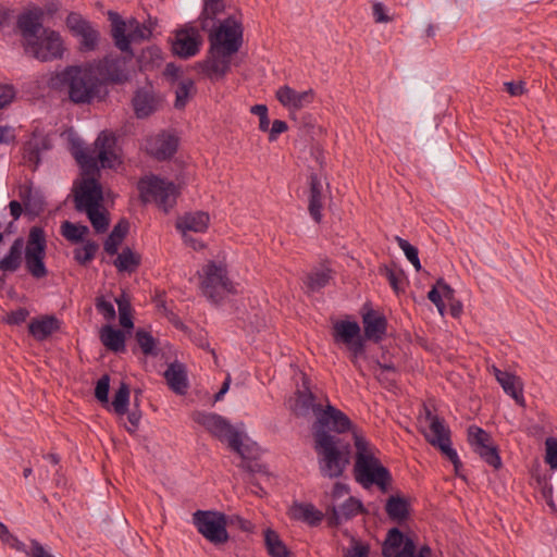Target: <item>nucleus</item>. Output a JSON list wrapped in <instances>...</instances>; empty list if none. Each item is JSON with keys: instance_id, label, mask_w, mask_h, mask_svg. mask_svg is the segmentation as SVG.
<instances>
[{"instance_id": "1", "label": "nucleus", "mask_w": 557, "mask_h": 557, "mask_svg": "<svg viewBox=\"0 0 557 557\" xmlns=\"http://www.w3.org/2000/svg\"><path fill=\"white\" fill-rule=\"evenodd\" d=\"M209 44L208 53L199 63V69L210 81H221L231 71L233 57L242 48V24L232 16L223 20L218 28L209 34Z\"/></svg>"}, {"instance_id": "2", "label": "nucleus", "mask_w": 557, "mask_h": 557, "mask_svg": "<svg viewBox=\"0 0 557 557\" xmlns=\"http://www.w3.org/2000/svg\"><path fill=\"white\" fill-rule=\"evenodd\" d=\"M193 420L203 426L212 436L221 442H226L231 450L238 454L242 459V467L250 472H257L261 466L252 465L251 459L257 454L256 444H245L243 441L244 434L236 430L224 417L205 411H196L193 414Z\"/></svg>"}, {"instance_id": "3", "label": "nucleus", "mask_w": 557, "mask_h": 557, "mask_svg": "<svg viewBox=\"0 0 557 557\" xmlns=\"http://www.w3.org/2000/svg\"><path fill=\"white\" fill-rule=\"evenodd\" d=\"M356 447V461L354 474L357 482L363 487L376 485L381 491L386 492L392 480L387 468L381 465L374 456V447L362 436L354 434Z\"/></svg>"}, {"instance_id": "4", "label": "nucleus", "mask_w": 557, "mask_h": 557, "mask_svg": "<svg viewBox=\"0 0 557 557\" xmlns=\"http://www.w3.org/2000/svg\"><path fill=\"white\" fill-rule=\"evenodd\" d=\"M314 450L318 455L319 470L324 478H339L350 458V445L338 435L314 434Z\"/></svg>"}, {"instance_id": "5", "label": "nucleus", "mask_w": 557, "mask_h": 557, "mask_svg": "<svg viewBox=\"0 0 557 557\" xmlns=\"http://www.w3.org/2000/svg\"><path fill=\"white\" fill-rule=\"evenodd\" d=\"M73 156L86 175L94 174L101 168L112 169L120 163L116 153V137L109 132H101L94 147H77Z\"/></svg>"}, {"instance_id": "6", "label": "nucleus", "mask_w": 557, "mask_h": 557, "mask_svg": "<svg viewBox=\"0 0 557 557\" xmlns=\"http://www.w3.org/2000/svg\"><path fill=\"white\" fill-rule=\"evenodd\" d=\"M66 88L69 99L75 104L91 103L99 96L101 82L90 66L70 65L58 74Z\"/></svg>"}, {"instance_id": "7", "label": "nucleus", "mask_w": 557, "mask_h": 557, "mask_svg": "<svg viewBox=\"0 0 557 557\" xmlns=\"http://www.w3.org/2000/svg\"><path fill=\"white\" fill-rule=\"evenodd\" d=\"M108 18L111 23V37L114 46L123 54H128V58H134L132 44L149 40L156 26L151 20L147 23H140L134 17L123 20L119 13L113 11L108 12Z\"/></svg>"}, {"instance_id": "8", "label": "nucleus", "mask_w": 557, "mask_h": 557, "mask_svg": "<svg viewBox=\"0 0 557 557\" xmlns=\"http://www.w3.org/2000/svg\"><path fill=\"white\" fill-rule=\"evenodd\" d=\"M137 188L140 200L144 203L154 202L168 212L176 201V187L172 182H166L158 176L151 175L141 178Z\"/></svg>"}, {"instance_id": "9", "label": "nucleus", "mask_w": 557, "mask_h": 557, "mask_svg": "<svg viewBox=\"0 0 557 557\" xmlns=\"http://www.w3.org/2000/svg\"><path fill=\"white\" fill-rule=\"evenodd\" d=\"M200 287L202 294L213 304H219L226 294L233 293L226 268L215 262H209L202 268Z\"/></svg>"}, {"instance_id": "10", "label": "nucleus", "mask_w": 557, "mask_h": 557, "mask_svg": "<svg viewBox=\"0 0 557 557\" xmlns=\"http://www.w3.org/2000/svg\"><path fill=\"white\" fill-rule=\"evenodd\" d=\"M47 242L45 232L39 226H33L29 231L25 250V268L28 273L39 280L48 274L45 264Z\"/></svg>"}, {"instance_id": "11", "label": "nucleus", "mask_w": 557, "mask_h": 557, "mask_svg": "<svg viewBox=\"0 0 557 557\" xmlns=\"http://www.w3.org/2000/svg\"><path fill=\"white\" fill-rule=\"evenodd\" d=\"M24 52L40 62L61 59L64 53L62 37L53 29H42L35 40L24 45Z\"/></svg>"}, {"instance_id": "12", "label": "nucleus", "mask_w": 557, "mask_h": 557, "mask_svg": "<svg viewBox=\"0 0 557 557\" xmlns=\"http://www.w3.org/2000/svg\"><path fill=\"white\" fill-rule=\"evenodd\" d=\"M65 22L73 36L78 38V50L81 52L86 53L97 50L101 36L98 28L90 21L79 13L71 12Z\"/></svg>"}, {"instance_id": "13", "label": "nucleus", "mask_w": 557, "mask_h": 557, "mask_svg": "<svg viewBox=\"0 0 557 557\" xmlns=\"http://www.w3.org/2000/svg\"><path fill=\"white\" fill-rule=\"evenodd\" d=\"M468 442L473 451L478 454L487 465L494 469L502 467V459L497 446L493 443L492 436L485 430L476 425L468 429Z\"/></svg>"}, {"instance_id": "14", "label": "nucleus", "mask_w": 557, "mask_h": 557, "mask_svg": "<svg viewBox=\"0 0 557 557\" xmlns=\"http://www.w3.org/2000/svg\"><path fill=\"white\" fill-rule=\"evenodd\" d=\"M333 336L336 343H343L348 347L351 362L355 367H359L358 358L364 352L359 324L350 321H338L333 326Z\"/></svg>"}, {"instance_id": "15", "label": "nucleus", "mask_w": 557, "mask_h": 557, "mask_svg": "<svg viewBox=\"0 0 557 557\" xmlns=\"http://www.w3.org/2000/svg\"><path fill=\"white\" fill-rule=\"evenodd\" d=\"M418 422L420 432L433 447L450 438V430L445 420L433 413L426 405H423Z\"/></svg>"}, {"instance_id": "16", "label": "nucleus", "mask_w": 557, "mask_h": 557, "mask_svg": "<svg viewBox=\"0 0 557 557\" xmlns=\"http://www.w3.org/2000/svg\"><path fill=\"white\" fill-rule=\"evenodd\" d=\"M351 426V421L339 409L335 408L331 404H327L325 408H322L318 412V417L312 425L313 435L320 432L324 434H331L330 431L336 433H344Z\"/></svg>"}, {"instance_id": "17", "label": "nucleus", "mask_w": 557, "mask_h": 557, "mask_svg": "<svg viewBox=\"0 0 557 557\" xmlns=\"http://www.w3.org/2000/svg\"><path fill=\"white\" fill-rule=\"evenodd\" d=\"M202 42L199 30L194 26L186 25L175 32L172 52L182 59H189L200 51Z\"/></svg>"}, {"instance_id": "18", "label": "nucleus", "mask_w": 557, "mask_h": 557, "mask_svg": "<svg viewBox=\"0 0 557 557\" xmlns=\"http://www.w3.org/2000/svg\"><path fill=\"white\" fill-rule=\"evenodd\" d=\"M133 58L108 54L96 65L97 73L108 83L122 84L128 81L127 62Z\"/></svg>"}, {"instance_id": "19", "label": "nucleus", "mask_w": 557, "mask_h": 557, "mask_svg": "<svg viewBox=\"0 0 557 557\" xmlns=\"http://www.w3.org/2000/svg\"><path fill=\"white\" fill-rule=\"evenodd\" d=\"M44 11L40 8H33L21 13L16 21V26L23 38V46L33 41L46 29L42 25Z\"/></svg>"}, {"instance_id": "20", "label": "nucleus", "mask_w": 557, "mask_h": 557, "mask_svg": "<svg viewBox=\"0 0 557 557\" xmlns=\"http://www.w3.org/2000/svg\"><path fill=\"white\" fill-rule=\"evenodd\" d=\"M102 188L94 177L85 178L75 193V208L77 211H86L90 208L100 207L102 201Z\"/></svg>"}, {"instance_id": "21", "label": "nucleus", "mask_w": 557, "mask_h": 557, "mask_svg": "<svg viewBox=\"0 0 557 557\" xmlns=\"http://www.w3.org/2000/svg\"><path fill=\"white\" fill-rule=\"evenodd\" d=\"M314 95L313 89L297 91L287 85L280 87L275 92L278 102L290 113L311 104L314 100Z\"/></svg>"}, {"instance_id": "22", "label": "nucleus", "mask_w": 557, "mask_h": 557, "mask_svg": "<svg viewBox=\"0 0 557 557\" xmlns=\"http://www.w3.org/2000/svg\"><path fill=\"white\" fill-rule=\"evenodd\" d=\"M177 138L171 134L161 133L146 139V151L158 160L171 158L177 150Z\"/></svg>"}, {"instance_id": "23", "label": "nucleus", "mask_w": 557, "mask_h": 557, "mask_svg": "<svg viewBox=\"0 0 557 557\" xmlns=\"http://www.w3.org/2000/svg\"><path fill=\"white\" fill-rule=\"evenodd\" d=\"M0 540L11 548L25 552L28 557H54L37 540L30 541V547L27 550L25 544L10 533L7 524H0Z\"/></svg>"}, {"instance_id": "24", "label": "nucleus", "mask_w": 557, "mask_h": 557, "mask_svg": "<svg viewBox=\"0 0 557 557\" xmlns=\"http://www.w3.org/2000/svg\"><path fill=\"white\" fill-rule=\"evenodd\" d=\"M362 323L364 336L368 339L380 342L384 337L387 330V320L383 314L369 310L362 315Z\"/></svg>"}, {"instance_id": "25", "label": "nucleus", "mask_w": 557, "mask_h": 557, "mask_svg": "<svg viewBox=\"0 0 557 557\" xmlns=\"http://www.w3.org/2000/svg\"><path fill=\"white\" fill-rule=\"evenodd\" d=\"M323 406L315 403V395L304 383V389L296 393L293 411L298 417H308L311 413L317 418Z\"/></svg>"}, {"instance_id": "26", "label": "nucleus", "mask_w": 557, "mask_h": 557, "mask_svg": "<svg viewBox=\"0 0 557 557\" xmlns=\"http://www.w3.org/2000/svg\"><path fill=\"white\" fill-rule=\"evenodd\" d=\"M309 203H308V211L310 216L315 223H321L322 221V209H323V185L321 178L314 174L311 173L309 176Z\"/></svg>"}, {"instance_id": "27", "label": "nucleus", "mask_w": 557, "mask_h": 557, "mask_svg": "<svg viewBox=\"0 0 557 557\" xmlns=\"http://www.w3.org/2000/svg\"><path fill=\"white\" fill-rule=\"evenodd\" d=\"M133 108L138 119H145L158 110L159 99L156 94L146 88L138 89L133 98Z\"/></svg>"}, {"instance_id": "28", "label": "nucleus", "mask_w": 557, "mask_h": 557, "mask_svg": "<svg viewBox=\"0 0 557 557\" xmlns=\"http://www.w3.org/2000/svg\"><path fill=\"white\" fill-rule=\"evenodd\" d=\"M60 324L54 315H41L29 322L28 332L36 341L42 342L57 332Z\"/></svg>"}, {"instance_id": "29", "label": "nucleus", "mask_w": 557, "mask_h": 557, "mask_svg": "<svg viewBox=\"0 0 557 557\" xmlns=\"http://www.w3.org/2000/svg\"><path fill=\"white\" fill-rule=\"evenodd\" d=\"M333 270L329 261L321 263L319 268L312 269L306 276L305 284L309 292L315 293L330 284L333 277Z\"/></svg>"}, {"instance_id": "30", "label": "nucleus", "mask_w": 557, "mask_h": 557, "mask_svg": "<svg viewBox=\"0 0 557 557\" xmlns=\"http://www.w3.org/2000/svg\"><path fill=\"white\" fill-rule=\"evenodd\" d=\"M495 379L503 387L504 392L512 397L517 403H523L522 384L518 376L512 373L502 371L496 367L492 368Z\"/></svg>"}, {"instance_id": "31", "label": "nucleus", "mask_w": 557, "mask_h": 557, "mask_svg": "<svg viewBox=\"0 0 557 557\" xmlns=\"http://www.w3.org/2000/svg\"><path fill=\"white\" fill-rule=\"evenodd\" d=\"M209 224V215L206 212L199 211L188 213L180 218L176 222V228L180 230L187 240V232L202 233L207 230Z\"/></svg>"}, {"instance_id": "32", "label": "nucleus", "mask_w": 557, "mask_h": 557, "mask_svg": "<svg viewBox=\"0 0 557 557\" xmlns=\"http://www.w3.org/2000/svg\"><path fill=\"white\" fill-rule=\"evenodd\" d=\"M169 387L178 395H185L188 389V381L185 367L182 363H171L164 372Z\"/></svg>"}, {"instance_id": "33", "label": "nucleus", "mask_w": 557, "mask_h": 557, "mask_svg": "<svg viewBox=\"0 0 557 557\" xmlns=\"http://www.w3.org/2000/svg\"><path fill=\"white\" fill-rule=\"evenodd\" d=\"M223 10V0H203V9L199 16L201 29L209 34L216 29L215 18Z\"/></svg>"}, {"instance_id": "34", "label": "nucleus", "mask_w": 557, "mask_h": 557, "mask_svg": "<svg viewBox=\"0 0 557 557\" xmlns=\"http://www.w3.org/2000/svg\"><path fill=\"white\" fill-rule=\"evenodd\" d=\"M24 250V239L17 237L11 245L8 253L0 260V271L13 273L17 271L22 264Z\"/></svg>"}, {"instance_id": "35", "label": "nucleus", "mask_w": 557, "mask_h": 557, "mask_svg": "<svg viewBox=\"0 0 557 557\" xmlns=\"http://www.w3.org/2000/svg\"><path fill=\"white\" fill-rule=\"evenodd\" d=\"M18 196L27 212L38 215L44 211V197L39 191L34 190L30 185H22L20 187Z\"/></svg>"}, {"instance_id": "36", "label": "nucleus", "mask_w": 557, "mask_h": 557, "mask_svg": "<svg viewBox=\"0 0 557 557\" xmlns=\"http://www.w3.org/2000/svg\"><path fill=\"white\" fill-rule=\"evenodd\" d=\"M101 343L111 351L122 352L125 350V335L121 330L111 325L102 327L100 333Z\"/></svg>"}, {"instance_id": "37", "label": "nucleus", "mask_w": 557, "mask_h": 557, "mask_svg": "<svg viewBox=\"0 0 557 557\" xmlns=\"http://www.w3.org/2000/svg\"><path fill=\"white\" fill-rule=\"evenodd\" d=\"M289 518L293 520H302L304 522H321L324 513L312 504L295 503L289 509Z\"/></svg>"}, {"instance_id": "38", "label": "nucleus", "mask_w": 557, "mask_h": 557, "mask_svg": "<svg viewBox=\"0 0 557 557\" xmlns=\"http://www.w3.org/2000/svg\"><path fill=\"white\" fill-rule=\"evenodd\" d=\"M198 533L215 546L226 543L230 539L226 524H196Z\"/></svg>"}, {"instance_id": "39", "label": "nucleus", "mask_w": 557, "mask_h": 557, "mask_svg": "<svg viewBox=\"0 0 557 557\" xmlns=\"http://www.w3.org/2000/svg\"><path fill=\"white\" fill-rule=\"evenodd\" d=\"M362 511L363 506L361 502L354 497H348L338 508L335 506L332 508L335 522H339L341 520H350Z\"/></svg>"}, {"instance_id": "40", "label": "nucleus", "mask_w": 557, "mask_h": 557, "mask_svg": "<svg viewBox=\"0 0 557 557\" xmlns=\"http://www.w3.org/2000/svg\"><path fill=\"white\" fill-rule=\"evenodd\" d=\"M264 544L271 557H289L290 552L278 533L270 528L264 531Z\"/></svg>"}, {"instance_id": "41", "label": "nucleus", "mask_w": 557, "mask_h": 557, "mask_svg": "<svg viewBox=\"0 0 557 557\" xmlns=\"http://www.w3.org/2000/svg\"><path fill=\"white\" fill-rule=\"evenodd\" d=\"M385 510L392 520L401 522L408 518L409 503L399 496H391L385 505Z\"/></svg>"}, {"instance_id": "42", "label": "nucleus", "mask_w": 557, "mask_h": 557, "mask_svg": "<svg viewBox=\"0 0 557 557\" xmlns=\"http://www.w3.org/2000/svg\"><path fill=\"white\" fill-rule=\"evenodd\" d=\"M128 232V223L126 221H120L111 231L108 238L104 242V250L109 255H115L119 246Z\"/></svg>"}, {"instance_id": "43", "label": "nucleus", "mask_w": 557, "mask_h": 557, "mask_svg": "<svg viewBox=\"0 0 557 557\" xmlns=\"http://www.w3.org/2000/svg\"><path fill=\"white\" fill-rule=\"evenodd\" d=\"M60 233L67 242L78 244L86 242L85 237L89 234V228L86 225L64 221L61 224Z\"/></svg>"}, {"instance_id": "44", "label": "nucleus", "mask_w": 557, "mask_h": 557, "mask_svg": "<svg viewBox=\"0 0 557 557\" xmlns=\"http://www.w3.org/2000/svg\"><path fill=\"white\" fill-rule=\"evenodd\" d=\"M114 265L119 272H134L140 264V257L134 253L129 248H124L114 260Z\"/></svg>"}, {"instance_id": "45", "label": "nucleus", "mask_w": 557, "mask_h": 557, "mask_svg": "<svg viewBox=\"0 0 557 557\" xmlns=\"http://www.w3.org/2000/svg\"><path fill=\"white\" fill-rule=\"evenodd\" d=\"M129 395H131L129 386L126 383L121 382L117 391L114 394L113 400L110 405L112 407L114 413L122 417L128 412Z\"/></svg>"}, {"instance_id": "46", "label": "nucleus", "mask_w": 557, "mask_h": 557, "mask_svg": "<svg viewBox=\"0 0 557 557\" xmlns=\"http://www.w3.org/2000/svg\"><path fill=\"white\" fill-rule=\"evenodd\" d=\"M380 274L386 277L395 293L398 294L404 290L406 276L401 269L396 267L383 265L380 268Z\"/></svg>"}, {"instance_id": "47", "label": "nucleus", "mask_w": 557, "mask_h": 557, "mask_svg": "<svg viewBox=\"0 0 557 557\" xmlns=\"http://www.w3.org/2000/svg\"><path fill=\"white\" fill-rule=\"evenodd\" d=\"M99 249V245L94 240H86L82 247H76L73 250V258L79 265H87L94 258Z\"/></svg>"}, {"instance_id": "48", "label": "nucleus", "mask_w": 557, "mask_h": 557, "mask_svg": "<svg viewBox=\"0 0 557 557\" xmlns=\"http://www.w3.org/2000/svg\"><path fill=\"white\" fill-rule=\"evenodd\" d=\"M404 540L405 536L401 531H399L397 528L391 529L383 544V556L391 557L393 554H395L404 544Z\"/></svg>"}, {"instance_id": "49", "label": "nucleus", "mask_w": 557, "mask_h": 557, "mask_svg": "<svg viewBox=\"0 0 557 557\" xmlns=\"http://www.w3.org/2000/svg\"><path fill=\"white\" fill-rule=\"evenodd\" d=\"M194 89V82L190 78L183 79L178 83L175 90V103L176 109L185 108L187 100Z\"/></svg>"}, {"instance_id": "50", "label": "nucleus", "mask_w": 557, "mask_h": 557, "mask_svg": "<svg viewBox=\"0 0 557 557\" xmlns=\"http://www.w3.org/2000/svg\"><path fill=\"white\" fill-rule=\"evenodd\" d=\"M92 227L97 233H104L109 227V219L99 210V207L85 211Z\"/></svg>"}, {"instance_id": "51", "label": "nucleus", "mask_w": 557, "mask_h": 557, "mask_svg": "<svg viewBox=\"0 0 557 557\" xmlns=\"http://www.w3.org/2000/svg\"><path fill=\"white\" fill-rule=\"evenodd\" d=\"M136 341L140 347L141 351L146 356H156L157 355L156 341L150 333H148L144 330H138L136 332Z\"/></svg>"}, {"instance_id": "52", "label": "nucleus", "mask_w": 557, "mask_h": 557, "mask_svg": "<svg viewBox=\"0 0 557 557\" xmlns=\"http://www.w3.org/2000/svg\"><path fill=\"white\" fill-rule=\"evenodd\" d=\"M193 522H227L226 515L216 510H197L193 515Z\"/></svg>"}, {"instance_id": "53", "label": "nucleus", "mask_w": 557, "mask_h": 557, "mask_svg": "<svg viewBox=\"0 0 557 557\" xmlns=\"http://www.w3.org/2000/svg\"><path fill=\"white\" fill-rule=\"evenodd\" d=\"M435 447L438 448L441 453L448 458V460L454 465L456 473H458V470L461 468L462 463L458 457L457 451L451 447L450 438L436 445Z\"/></svg>"}, {"instance_id": "54", "label": "nucleus", "mask_w": 557, "mask_h": 557, "mask_svg": "<svg viewBox=\"0 0 557 557\" xmlns=\"http://www.w3.org/2000/svg\"><path fill=\"white\" fill-rule=\"evenodd\" d=\"M110 377L108 374L102 375L95 388V397L102 404H109Z\"/></svg>"}, {"instance_id": "55", "label": "nucleus", "mask_w": 557, "mask_h": 557, "mask_svg": "<svg viewBox=\"0 0 557 557\" xmlns=\"http://www.w3.org/2000/svg\"><path fill=\"white\" fill-rule=\"evenodd\" d=\"M545 449V462L552 470H557V440L554 437L546 438Z\"/></svg>"}, {"instance_id": "56", "label": "nucleus", "mask_w": 557, "mask_h": 557, "mask_svg": "<svg viewBox=\"0 0 557 557\" xmlns=\"http://www.w3.org/2000/svg\"><path fill=\"white\" fill-rule=\"evenodd\" d=\"M97 311L103 315L108 321L115 319V309L112 302L107 301L104 297L100 296L96 298L95 302Z\"/></svg>"}, {"instance_id": "57", "label": "nucleus", "mask_w": 557, "mask_h": 557, "mask_svg": "<svg viewBox=\"0 0 557 557\" xmlns=\"http://www.w3.org/2000/svg\"><path fill=\"white\" fill-rule=\"evenodd\" d=\"M250 112L259 116V129L262 132L269 131L270 120L268 116V108L265 104H256L251 107Z\"/></svg>"}, {"instance_id": "58", "label": "nucleus", "mask_w": 557, "mask_h": 557, "mask_svg": "<svg viewBox=\"0 0 557 557\" xmlns=\"http://www.w3.org/2000/svg\"><path fill=\"white\" fill-rule=\"evenodd\" d=\"M29 315V311L26 308H18L17 310L11 311L7 315V323L12 325H18L26 321Z\"/></svg>"}, {"instance_id": "59", "label": "nucleus", "mask_w": 557, "mask_h": 557, "mask_svg": "<svg viewBox=\"0 0 557 557\" xmlns=\"http://www.w3.org/2000/svg\"><path fill=\"white\" fill-rule=\"evenodd\" d=\"M395 240L398 247L404 251L408 261L419 256L418 249L414 246H412L408 240L399 236H396Z\"/></svg>"}, {"instance_id": "60", "label": "nucleus", "mask_w": 557, "mask_h": 557, "mask_svg": "<svg viewBox=\"0 0 557 557\" xmlns=\"http://www.w3.org/2000/svg\"><path fill=\"white\" fill-rule=\"evenodd\" d=\"M15 97V89L12 85H0V109L10 104Z\"/></svg>"}, {"instance_id": "61", "label": "nucleus", "mask_w": 557, "mask_h": 557, "mask_svg": "<svg viewBox=\"0 0 557 557\" xmlns=\"http://www.w3.org/2000/svg\"><path fill=\"white\" fill-rule=\"evenodd\" d=\"M428 298L431 302H433L436 306L438 312L441 314H444L445 304L442 299V294L440 292L437 284L429 290Z\"/></svg>"}, {"instance_id": "62", "label": "nucleus", "mask_w": 557, "mask_h": 557, "mask_svg": "<svg viewBox=\"0 0 557 557\" xmlns=\"http://www.w3.org/2000/svg\"><path fill=\"white\" fill-rule=\"evenodd\" d=\"M288 128L285 121L282 120H274L272 123V127L269 128V140L274 141L276 140L277 136L284 132H286Z\"/></svg>"}, {"instance_id": "63", "label": "nucleus", "mask_w": 557, "mask_h": 557, "mask_svg": "<svg viewBox=\"0 0 557 557\" xmlns=\"http://www.w3.org/2000/svg\"><path fill=\"white\" fill-rule=\"evenodd\" d=\"M369 550V545L355 543L352 549L348 550L345 557H368Z\"/></svg>"}, {"instance_id": "64", "label": "nucleus", "mask_w": 557, "mask_h": 557, "mask_svg": "<svg viewBox=\"0 0 557 557\" xmlns=\"http://www.w3.org/2000/svg\"><path fill=\"white\" fill-rule=\"evenodd\" d=\"M127 420H128V423L129 425L126 426V430L129 432V433H135L138 425H139V421L141 419V413L140 411L138 410H132L129 412H127Z\"/></svg>"}]
</instances>
